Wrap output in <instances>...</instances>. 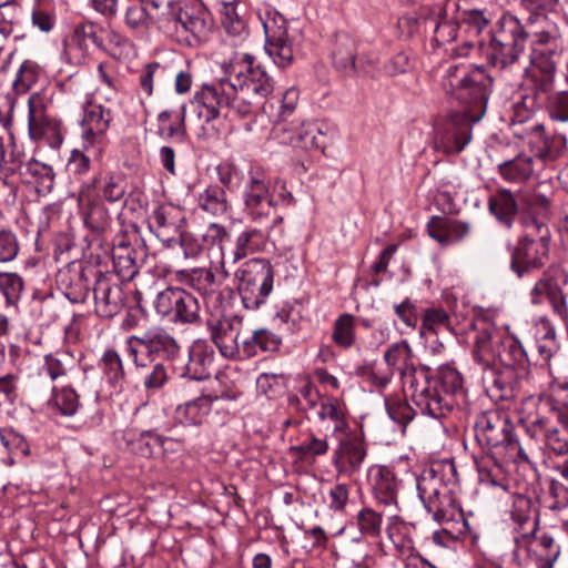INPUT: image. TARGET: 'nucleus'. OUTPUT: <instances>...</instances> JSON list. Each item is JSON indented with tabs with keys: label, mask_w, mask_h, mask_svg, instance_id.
Here are the masks:
<instances>
[{
	"label": "nucleus",
	"mask_w": 568,
	"mask_h": 568,
	"mask_svg": "<svg viewBox=\"0 0 568 568\" xmlns=\"http://www.w3.org/2000/svg\"><path fill=\"white\" fill-rule=\"evenodd\" d=\"M222 69L224 77L203 84L193 98L205 122L219 118L221 109L245 118L273 91L272 78L247 52H235Z\"/></svg>",
	"instance_id": "nucleus-1"
},
{
	"label": "nucleus",
	"mask_w": 568,
	"mask_h": 568,
	"mask_svg": "<svg viewBox=\"0 0 568 568\" xmlns=\"http://www.w3.org/2000/svg\"><path fill=\"white\" fill-rule=\"evenodd\" d=\"M529 22L534 28L529 61L540 75L529 74L528 80L532 83L535 100L542 101L552 88L558 65L564 60L562 28L566 20L554 8L532 13Z\"/></svg>",
	"instance_id": "nucleus-2"
},
{
	"label": "nucleus",
	"mask_w": 568,
	"mask_h": 568,
	"mask_svg": "<svg viewBox=\"0 0 568 568\" xmlns=\"http://www.w3.org/2000/svg\"><path fill=\"white\" fill-rule=\"evenodd\" d=\"M244 209L251 220L263 223L272 216L271 227L282 224L283 217L275 214L280 205H292L294 197L284 182L271 180L264 170L251 166L242 182Z\"/></svg>",
	"instance_id": "nucleus-3"
},
{
	"label": "nucleus",
	"mask_w": 568,
	"mask_h": 568,
	"mask_svg": "<svg viewBox=\"0 0 568 568\" xmlns=\"http://www.w3.org/2000/svg\"><path fill=\"white\" fill-rule=\"evenodd\" d=\"M443 88L465 105L463 114L473 122L485 115L493 80L480 67L465 63L450 64L443 77Z\"/></svg>",
	"instance_id": "nucleus-4"
},
{
	"label": "nucleus",
	"mask_w": 568,
	"mask_h": 568,
	"mask_svg": "<svg viewBox=\"0 0 568 568\" xmlns=\"http://www.w3.org/2000/svg\"><path fill=\"white\" fill-rule=\"evenodd\" d=\"M419 375L420 385L410 394L415 405L423 414L433 418L444 417L455 405L454 395L463 392L460 373L449 365H444L439 367L438 381H432L425 368H420Z\"/></svg>",
	"instance_id": "nucleus-5"
},
{
	"label": "nucleus",
	"mask_w": 568,
	"mask_h": 568,
	"mask_svg": "<svg viewBox=\"0 0 568 568\" xmlns=\"http://www.w3.org/2000/svg\"><path fill=\"white\" fill-rule=\"evenodd\" d=\"M527 38L520 20L513 14H504L486 49L487 60L501 70L518 63L525 57Z\"/></svg>",
	"instance_id": "nucleus-6"
},
{
	"label": "nucleus",
	"mask_w": 568,
	"mask_h": 568,
	"mask_svg": "<svg viewBox=\"0 0 568 568\" xmlns=\"http://www.w3.org/2000/svg\"><path fill=\"white\" fill-rule=\"evenodd\" d=\"M237 290L247 310H257L273 290L274 272L264 258H251L235 272Z\"/></svg>",
	"instance_id": "nucleus-7"
},
{
	"label": "nucleus",
	"mask_w": 568,
	"mask_h": 568,
	"mask_svg": "<svg viewBox=\"0 0 568 568\" xmlns=\"http://www.w3.org/2000/svg\"><path fill=\"white\" fill-rule=\"evenodd\" d=\"M535 231L521 236L511 252L510 267L523 277L545 265L549 255L550 233L541 222L534 221Z\"/></svg>",
	"instance_id": "nucleus-8"
},
{
	"label": "nucleus",
	"mask_w": 568,
	"mask_h": 568,
	"mask_svg": "<svg viewBox=\"0 0 568 568\" xmlns=\"http://www.w3.org/2000/svg\"><path fill=\"white\" fill-rule=\"evenodd\" d=\"M261 19L266 53L277 67H288L295 54L296 34L290 32L287 20L276 10H266Z\"/></svg>",
	"instance_id": "nucleus-9"
},
{
	"label": "nucleus",
	"mask_w": 568,
	"mask_h": 568,
	"mask_svg": "<svg viewBox=\"0 0 568 568\" xmlns=\"http://www.w3.org/2000/svg\"><path fill=\"white\" fill-rule=\"evenodd\" d=\"M474 428L477 443L483 448L496 449L497 455L518 448V443L513 433L514 426L504 413L488 410L479 414Z\"/></svg>",
	"instance_id": "nucleus-10"
},
{
	"label": "nucleus",
	"mask_w": 568,
	"mask_h": 568,
	"mask_svg": "<svg viewBox=\"0 0 568 568\" xmlns=\"http://www.w3.org/2000/svg\"><path fill=\"white\" fill-rule=\"evenodd\" d=\"M126 352L132 357L136 368H146L151 356L172 357L178 353L175 339L163 328L154 327L142 335H132L126 338Z\"/></svg>",
	"instance_id": "nucleus-11"
},
{
	"label": "nucleus",
	"mask_w": 568,
	"mask_h": 568,
	"mask_svg": "<svg viewBox=\"0 0 568 568\" xmlns=\"http://www.w3.org/2000/svg\"><path fill=\"white\" fill-rule=\"evenodd\" d=\"M28 131L33 141L58 149L63 141L60 122L50 115L44 99L31 94L28 99Z\"/></svg>",
	"instance_id": "nucleus-12"
},
{
	"label": "nucleus",
	"mask_w": 568,
	"mask_h": 568,
	"mask_svg": "<svg viewBox=\"0 0 568 568\" xmlns=\"http://www.w3.org/2000/svg\"><path fill=\"white\" fill-rule=\"evenodd\" d=\"M514 540L517 550H525L538 568H554L561 552L559 544L548 532H542L539 536L535 534L529 537L528 535H516Z\"/></svg>",
	"instance_id": "nucleus-13"
},
{
	"label": "nucleus",
	"mask_w": 568,
	"mask_h": 568,
	"mask_svg": "<svg viewBox=\"0 0 568 568\" xmlns=\"http://www.w3.org/2000/svg\"><path fill=\"white\" fill-rule=\"evenodd\" d=\"M384 359L392 374L397 373L404 385H408L412 392L419 387L420 369L414 364L412 347L406 341L392 344L384 353Z\"/></svg>",
	"instance_id": "nucleus-14"
},
{
	"label": "nucleus",
	"mask_w": 568,
	"mask_h": 568,
	"mask_svg": "<svg viewBox=\"0 0 568 568\" xmlns=\"http://www.w3.org/2000/svg\"><path fill=\"white\" fill-rule=\"evenodd\" d=\"M184 212L173 204H162L153 209L148 217L149 227L168 247L175 242L176 235L183 229Z\"/></svg>",
	"instance_id": "nucleus-15"
},
{
	"label": "nucleus",
	"mask_w": 568,
	"mask_h": 568,
	"mask_svg": "<svg viewBox=\"0 0 568 568\" xmlns=\"http://www.w3.org/2000/svg\"><path fill=\"white\" fill-rule=\"evenodd\" d=\"M506 335L490 323L483 322L476 327L473 349L474 359L484 368H489L497 361Z\"/></svg>",
	"instance_id": "nucleus-16"
},
{
	"label": "nucleus",
	"mask_w": 568,
	"mask_h": 568,
	"mask_svg": "<svg viewBox=\"0 0 568 568\" xmlns=\"http://www.w3.org/2000/svg\"><path fill=\"white\" fill-rule=\"evenodd\" d=\"M474 122L465 114L453 115L435 138V148L446 154L460 152L471 139Z\"/></svg>",
	"instance_id": "nucleus-17"
},
{
	"label": "nucleus",
	"mask_w": 568,
	"mask_h": 568,
	"mask_svg": "<svg viewBox=\"0 0 568 568\" xmlns=\"http://www.w3.org/2000/svg\"><path fill=\"white\" fill-rule=\"evenodd\" d=\"M112 112L102 104L87 102L81 121L82 140L85 149L93 148L103 141L110 126Z\"/></svg>",
	"instance_id": "nucleus-18"
},
{
	"label": "nucleus",
	"mask_w": 568,
	"mask_h": 568,
	"mask_svg": "<svg viewBox=\"0 0 568 568\" xmlns=\"http://www.w3.org/2000/svg\"><path fill=\"white\" fill-rule=\"evenodd\" d=\"M95 180L82 185L79 191L78 204L84 224L92 231L102 232L110 222L106 207L100 202L94 193Z\"/></svg>",
	"instance_id": "nucleus-19"
},
{
	"label": "nucleus",
	"mask_w": 568,
	"mask_h": 568,
	"mask_svg": "<svg viewBox=\"0 0 568 568\" xmlns=\"http://www.w3.org/2000/svg\"><path fill=\"white\" fill-rule=\"evenodd\" d=\"M95 313L100 317L111 318L124 306V294L119 284L106 276H99L93 287Z\"/></svg>",
	"instance_id": "nucleus-20"
},
{
	"label": "nucleus",
	"mask_w": 568,
	"mask_h": 568,
	"mask_svg": "<svg viewBox=\"0 0 568 568\" xmlns=\"http://www.w3.org/2000/svg\"><path fill=\"white\" fill-rule=\"evenodd\" d=\"M366 455L365 445L359 437L349 436L341 439L334 452V465L337 473L347 476L358 473Z\"/></svg>",
	"instance_id": "nucleus-21"
},
{
	"label": "nucleus",
	"mask_w": 568,
	"mask_h": 568,
	"mask_svg": "<svg viewBox=\"0 0 568 568\" xmlns=\"http://www.w3.org/2000/svg\"><path fill=\"white\" fill-rule=\"evenodd\" d=\"M225 264L226 255L222 253L220 268L216 271V274L210 268H193L180 272V280L203 296L212 295L217 292L219 287L229 277Z\"/></svg>",
	"instance_id": "nucleus-22"
},
{
	"label": "nucleus",
	"mask_w": 568,
	"mask_h": 568,
	"mask_svg": "<svg viewBox=\"0 0 568 568\" xmlns=\"http://www.w3.org/2000/svg\"><path fill=\"white\" fill-rule=\"evenodd\" d=\"M470 231L471 225L468 222L446 216H433L427 223L428 235L443 246L463 241Z\"/></svg>",
	"instance_id": "nucleus-23"
},
{
	"label": "nucleus",
	"mask_w": 568,
	"mask_h": 568,
	"mask_svg": "<svg viewBox=\"0 0 568 568\" xmlns=\"http://www.w3.org/2000/svg\"><path fill=\"white\" fill-rule=\"evenodd\" d=\"M211 338L226 358H236L240 353L241 332L227 320L209 321Z\"/></svg>",
	"instance_id": "nucleus-24"
},
{
	"label": "nucleus",
	"mask_w": 568,
	"mask_h": 568,
	"mask_svg": "<svg viewBox=\"0 0 568 568\" xmlns=\"http://www.w3.org/2000/svg\"><path fill=\"white\" fill-rule=\"evenodd\" d=\"M267 237L268 233L263 230L256 227L244 229L236 236L233 250L225 253L226 262L235 264L247 255L263 250Z\"/></svg>",
	"instance_id": "nucleus-25"
},
{
	"label": "nucleus",
	"mask_w": 568,
	"mask_h": 568,
	"mask_svg": "<svg viewBox=\"0 0 568 568\" xmlns=\"http://www.w3.org/2000/svg\"><path fill=\"white\" fill-rule=\"evenodd\" d=\"M186 108L182 104L178 110H163L158 115V134L163 140L183 142L186 138Z\"/></svg>",
	"instance_id": "nucleus-26"
},
{
	"label": "nucleus",
	"mask_w": 568,
	"mask_h": 568,
	"mask_svg": "<svg viewBox=\"0 0 568 568\" xmlns=\"http://www.w3.org/2000/svg\"><path fill=\"white\" fill-rule=\"evenodd\" d=\"M60 281L65 286L67 298L75 304L84 303L90 294L89 282L80 265H69L60 272Z\"/></svg>",
	"instance_id": "nucleus-27"
},
{
	"label": "nucleus",
	"mask_w": 568,
	"mask_h": 568,
	"mask_svg": "<svg viewBox=\"0 0 568 568\" xmlns=\"http://www.w3.org/2000/svg\"><path fill=\"white\" fill-rule=\"evenodd\" d=\"M556 409H568L567 407L556 405L551 400L541 403L536 415L526 418L527 432L532 438H544L548 440V435L552 432V423L557 420L554 415Z\"/></svg>",
	"instance_id": "nucleus-28"
},
{
	"label": "nucleus",
	"mask_w": 568,
	"mask_h": 568,
	"mask_svg": "<svg viewBox=\"0 0 568 568\" xmlns=\"http://www.w3.org/2000/svg\"><path fill=\"white\" fill-rule=\"evenodd\" d=\"M523 210L526 214L524 224L528 230L535 231L534 221L541 222L546 225V221L549 219L550 200L540 193H525L520 197Z\"/></svg>",
	"instance_id": "nucleus-29"
},
{
	"label": "nucleus",
	"mask_w": 568,
	"mask_h": 568,
	"mask_svg": "<svg viewBox=\"0 0 568 568\" xmlns=\"http://www.w3.org/2000/svg\"><path fill=\"white\" fill-rule=\"evenodd\" d=\"M212 397L201 396L185 404L179 405L174 412L178 423L186 426L200 425L212 409Z\"/></svg>",
	"instance_id": "nucleus-30"
},
{
	"label": "nucleus",
	"mask_w": 568,
	"mask_h": 568,
	"mask_svg": "<svg viewBox=\"0 0 568 568\" xmlns=\"http://www.w3.org/2000/svg\"><path fill=\"white\" fill-rule=\"evenodd\" d=\"M488 207L495 217L506 225L511 227L514 219L518 212V204L514 194L507 189H499L488 200Z\"/></svg>",
	"instance_id": "nucleus-31"
},
{
	"label": "nucleus",
	"mask_w": 568,
	"mask_h": 568,
	"mask_svg": "<svg viewBox=\"0 0 568 568\" xmlns=\"http://www.w3.org/2000/svg\"><path fill=\"white\" fill-rule=\"evenodd\" d=\"M433 504L435 507L426 508V510L433 515L434 520L438 524L455 521L457 524L462 523L463 526L466 525L462 509L456 504L449 489L443 491L439 497L433 500Z\"/></svg>",
	"instance_id": "nucleus-32"
},
{
	"label": "nucleus",
	"mask_w": 568,
	"mask_h": 568,
	"mask_svg": "<svg viewBox=\"0 0 568 568\" xmlns=\"http://www.w3.org/2000/svg\"><path fill=\"white\" fill-rule=\"evenodd\" d=\"M514 134L519 139L527 140L528 144L535 152L541 146L544 139L547 134L544 124L532 118L524 119L517 112L513 120Z\"/></svg>",
	"instance_id": "nucleus-33"
},
{
	"label": "nucleus",
	"mask_w": 568,
	"mask_h": 568,
	"mask_svg": "<svg viewBox=\"0 0 568 568\" xmlns=\"http://www.w3.org/2000/svg\"><path fill=\"white\" fill-rule=\"evenodd\" d=\"M534 158L520 154L498 165L501 178L509 183H523L534 174Z\"/></svg>",
	"instance_id": "nucleus-34"
},
{
	"label": "nucleus",
	"mask_w": 568,
	"mask_h": 568,
	"mask_svg": "<svg viewBox=\"0 0 568 568\" xmlns=\"http://www.w3.org/2000/svg\"><path fill=\"white\" fill-rule=\"evenodd\" d=\"M397 480L394 473L385 467H378L373 483L376 499L386 506L397 504Z\"/></svg>",
	"instance_id": "nucleus-35"
},
{
	"label": "nucleus",
	"mask_w": 568,
	"mask_h": 568,
	"mask_svg": "<svg viewBox=\"0 0 568 568\" xmlns=\"http://www.w3.org/2000/svg\"><path fill=\"white\" fill-rule=\"evenodd\" d=\"M356 42L347 34H339L336 38L333 50L335 67L347 75L355 73Z\"/></svg>",
	"instance_id": "nucleus-36"
},
{
	"label": "nucleus",
	"mask_w": 568,
	"mask_h": 568,
	"mask_svg": "<svg viewBox=\"0 0 568 568\" xmlns=\"http://www.w3.org/2000/svg\"><path fill=\"white\" fill-rule=\"evenodd\" d=\"M77 366V359L69 349H58L44 356L42 369L52 381L67 376Z\"/></svg>",
	"instance_id": "nucleus-37"
},
{
	"label": "nucleus",
	"mask_w": 568,
	"mask_h": 568,
	"mask_svg": "<svg viewBox=\"0 0 568 568\" xmlns=\"http://www.w3.org/2000/svg\"><path fill=\"white\" fill-rule=\"evenodd\" d=\"M511 519L515 524L514 531L516 535H535L538 527V518L531 514L529 500L520 498L516 501L511 511Z\"/></svg>",
	"instance_id": "nucleus-38"
},
{
	"label": "nucleus",
	"mask_w": 568,
	"mask_h": 568,
	"mask_svg": "<svg viewBox=\"0 0 568 568\" xmlns=\"http://www.w3.org/2000/svg\"><path fill=\"white\" fill-rule=\"evenodd\" d=\"M24 175L31 178L37 184L38 192H50L54 185V172L51 165L36 159L29 160L24 165Z\"/></svg>",
	"instance_id": "nucleus-39"
},
{
	"label": "nucleus",
	"mask_w": 568,
	"mask_h": 568,
	"mask_svg": "<svg viewBox=\"0 0 568 568\" xmlns=\"http://www.w3.org/2000/svg\"><path fill=\"white\" fill-rule=\"evenodd\" d=\"M144 252L136 250H123L113 252V265L118 275L124 281H131L139 273V255Z\"/></svg>",
	"instance_id": "nucleus-40"
},
{
	"label": "nucleus",
	"mask_w": 568,
	"mask_h": 568,
	"mask_svg": "<svg viewBox=\"0 0 568 568\" xmlns=\"http://www.w3.org/2000/svg\"><path fill=\"white\" fill-rule=\"evenodd\" d=\"M448 489L442 478L434 473L417 478V491L425 508H434L433 500Z\"/></svg>",
	"instance_id": "nucleus-41"
},
{
	"label": "nucleus",
	"mask_w": 568,
	"mask_h": 568,
	"mask_svg": "<svg viewBox=\"0 0 568 568\" xmlns=\"http://www.w3.org/2000/svg\"><path fill=\"white\" fill-rule=\"evenodd\" d=\"M142 2L150 16L156 23V27L164 31L166 26L170 23L171 19L178 9L180 8V3L174 0H139Z\"/></svg>",
	"instance_id": "nucleus-42"
},
{
	"label": "nucleus",
	"mask_w": 568,
	"mask_h": 568,
	"mask_svg": "<svg viewBox=\"0 0 568 568\" xmlns=\"http://www.w3.org/2000/svg\"><path fill=\"white\" fill-rule=\"evenodd\" d=\"M321 422H331L333 424V434L344 433L348 424L345 419V412L336 398H328L322 402L317 412Z\"/></svg>",
	"instance_id": "nucleus-43"
},
{
	"label": "nucleus",
	"mask_w": 568,
	"mask_h": 568,
	"mask_svg": "<svg viewBox=\"0 0 568 568\" xmlns=\"http://www.w3.org/2000/svg\"><path fill=\"white\" fill-rule=\"evenodd\" d=\"M204 30V21L197 17H192L189 12L183 11L182 7L178 9V12L173 16L170 23L164 29L166 33H180L186 32L192 36L199 37Z\"/></svg>",
	"instance_id": "nucleus-44"
},
{
	"label": "nucleus",
	"mask_w": 568,
	"mask_h": 568,
	"mask_svg": "<svg viewBox=\"0 0 568 568\" xmlns=\"http://www.w3.org/2000/svg\"><path fill=\"white\" fill-rule=\"evenodd\" d=\"M554 415L560 428L554 426L546 443L555 454L564 455L568 453V409H556Z\"/></svg>",
	"instance_id": "nucleus-45"
},
{
	"label": "nucleus",
	"mask_w": 568,
	"mask_h": 568,
	"mask_svg": "<svg viewBox=\"0 0 568 568\" xmlns=\"http://www.w3.org/2000/svg\"><path fill=\"white\" fill-rule=\"evenodd\" d=\"M497 356V361L510 368L525 367L527 363V354L523 345L509 335H506L503 347Z\"/></svg>",
	"instance_id": "nucleus-46"
},
{
	"label": "nucleus",
	"mask_w": 568,
	"mask_h": 568,
	"mask_svg": "<svg viewBox=\"0 0 568 568\" xmlns=\"http://www.w3.org/2000/svg\"><path fill=\"white\" fill-rule=\"evenodd\" d=\"M124 23L130 30L140 33H144L152 26H156L145 6L140 1L125 9Z\"/></svg>",
	"instance_id": "nucleus-47"
},
{
	"label": "nucleus",
	"mask_w": 568,
	"mask_h": 568,
	"mask_svg": "<svg viewBox=\"0 0 568 568\" xmlns=\"http://www.w3.org/2000/svg\"><path fill=\"white\" fill-rule=\"evenodd\" d=\"M199 205L205 212L213 215H222L227 212L229 203L226 194L220 186H210L199 196Z\"/></svg>",
	"instance_id": "nucleus-48"
},
{
	"label": "nucleus",
	"mask_w": 568,
	"mask_h": 568,
	"mask_svg": "<svg viewBox=\"0 0 568 568\" xmlns=\"http://www.w3.org/2000/svg\"><path fill=\"white\" fill-rule=\"evenodd\" d=\"M562 291L556 278L548 272L542 273L541 277L534 284L529 292L530 303L540 305L545 298L550 301Z\"/></svg>",
	"instance_id": "nucleus-49"
},
{
	"label": "nucleus",
	"mask_w": 568,
	"mask_h": 568,
	"mask_svg": "<svg viewBox=\"0 0 568 568\" xmlns=\"http://www.w3.org/2000/svg\"><path fill=\"white\" fill-rule=\"evenodd\" d=\"M498 456L496 453L495 455L487 454L477 460L478 476L483 484L496 486L501 479L503 468Z\"/></svg>",
	"instance_id": "nucleus-50"
},
{
	"label": "nucleus",
	"mask_w": 568,
	"mask_h": 568,
	"mask_svg": "<svg viewBox=\"0 0 568 568\" xmlns=\"http://www.w3.org/2000/svg\"><path fill=\"white\" fill-rule=\"evenodd\" d=\"M354 328V316L347 313L341 315L334 323L333 341L343 348H349L355 342Z\"/></svg>",
	"instance_id": "nucleus-51"
},
{
	"label": "nucleus",
	"mask_w": 568,
	"mask_h": 568,
	"mask_svg": "<svg viewBox=\"0 0 568 568\" xmlns=\"http://www.w3.org/2000/svg\"><path fill=\"white\" fill-rule=\"evenodd\" d=\"M101 366L111 385L118 386L123 382L125 373L122 359L115 351L108 349L104 352L101 358Z\"/></svg>",
	"instance_id": "nucleus-52"
},
{
	"label": "nucleus",
	"mask_w": 568,
	"mask_h": 568,
	"mask_svg": "<svg viewBox=\"0 0 568 568\" xmlns=\"http://www.w3.org/2000/svg\"><path fill=\"white\" fill-rule=\"evenodd\" d=\"M165 440L166 438L148 430L141 433L139 437L130 439L129 445L133 453L143 457H151L154 454V449L163 446Z\"/></svg>",
	"instance_id": "nucleus-53"
},
{
	"label": "nucleus",
	"mask_w": 568,
	"mask_h": 568,
	"mask_svg": "<svg viewBox=\"0 0 568 568\" xmlns=\"http://www.w3.org/2000/svg\"><path fill=\"white\" fill-rule=\"evenodd\" d=\"M52 404L61 415L73 416L80 407L79 395L72 387H62L54 392Z\"/></svg>",
	"instance_id": "nucleus-54"
},
{
	"label": "nucleus",
	"mask_w": 568,
	"mask_h": 568,
	"mask_svg": "<svg viewBox=\"0 0 568 568\" xmlns=\"http://www.w3.org/2000/svg\"><path fill=\"white\" fill-rule=\"evenodd\" d=\"M199 311L197 300L191 293L183 290L172 321L194 323L199 318Z\"/></svg>",
	"instance_id": "nucleus-55"
},
{
	"label": "nucleus",
	"mask_w": 568,
	"mask_h": 568,
	"mask_svg": "<svg viewBox=\"0 0 568 568\" xmlns=\"http://www.w3.org/2000/svg\"><path fill=\"white\" fill-rule=\"evenodd\" d=\"M24 283L17 273H0V292L6 297L8 304H16L23 292Z\"/></svg>",
	"instance_id": "nucleus-56"
},
{
	"label": "nucleus",
	"mask_w": 568,
	"mask_h": 568,
	"mask_svg": "<svg viewBox=\"0 0 568 568\" xmlns=\"http://www.w3.org/2000/svg\"><path fill=\"white\" fill-rule=\"evenodd\" d=\"M182 288L179 287H169L156 295L154 307L158 314L162 316H169L170 320H173L178 303L180 302V295L182 294Z\"/></svg>",
	"instance_id": "nucleus-57"
},
{
	"label": "nucleus",
	"mask_w": 568,
	"mask_h": 568,
	"mask_svg": "<svg viewBox=\"0 0 568 568\" xmlns=\"http://www.w3.org/2000/svg\"><path fill=\"white\" fill-rule=\"evenodd\" d=\"M357 526L362 535L368 537H377L382 529V515L369 507H365L358 511Z\"/></svg>",
	"instance_id": "nucleus-58"
},
{
	"label": "nucleus",
	"mask_w": 568,
	"mask_h": 568,
	"mask_svg": "<svg viewBox=\"0 0 568 568\" xmlns=\"http://www.w3.org/2000/svg\"><path fill=\"white\" fill-rule=\"evenodd\" d=\"M386 410L388 416L398 425L403 427V429L408 425V423L414 418L415 412L407 404V402L400 398H387L385 400Z\"/></svg>",
	"instance_id": "nucleus-59"
},
{
	"label": "nucleus",
	"mask_w": 568,
	"mask_h": 568,
	"mask_svg": "<svg viewBox=\"0 0 568 568\" xmlns=\"http://www.w3.org/2000/svg\"><path fill=\"white\" fill-rule=\"evenodd\" d=\"M144 369L143 385L148 390L159 389L166 383L168 371L163 363L150 359Z\"/></svg>",
	"instance_id": "nucleus-60"
},
{
	"label": "nucleus",
	"mask_w": 568,
	"mask_h": 568,
	"mask_svg": "<svg viewBox=\"0 0 568 568\" xmlns=\"http://www.w3.org/2000/svg\"><path fill=\"white\" fill-rule=\"evenodd\" d=\"M39 72L40 69L34 62L24 61L17 72L14 89L19 92L29 90L38 81Z\"/></svg>",
	"instance_id": "nucleus-61"
},
{
	"label": "nucleus",
	"mask_w": 568,
	"mask_h": 568,
	"mask_svg": "<svg viewBox=\"0 0 568 568\" xmlns=\"http://www.w3.org/2000/svg\"><path fill=\"white\" fill-rule=\"evenodd\" d=\"M0 442L9 454L21 456L29 454V445L24 437L12 429H0Z\"/></svg>",
	"instance_id": "nucleus-62"
},
{
	"label": "nucleus",
	"mask_w": 568,
	"mask_h": 568,
	"mask_svg": "<svg viewBox=\"0 0 568 568\" xmlns=\"http://www.w3.org/2000/svg\"><path fill=\"white\" fill-rule=\"evenodd\" d=\"M548 111L554 120L568 122V90H560L548 97Z\"/></svg>",
	"instance_id": "nucleus-63"
},
{
	"label": "nucleus",
	"mask_w": 568,
	"mask_h": 568,
	"mask_svg": "<svg viewBox=\"0 0 568 568\" xmlns=\"http://www.w3.org/2000/svg\"><path fill=\"white\" fill-rule=\"evenodd\" d=\"M302 457H316L325 455L328 450V443L325 438H320L311 435L307 439L303 440L298 446L293 447Z\"/></svg>",
	"instance_id": "nucleus-64"
}]
</instances>
